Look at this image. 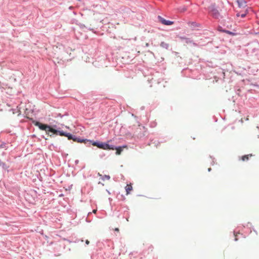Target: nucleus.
<instances>
[{
	"label": "nucleus",
	"instance_id": "obj_1",
	"mask_svg": "<svg viewBox=\"0 0 259 259\" xmlns=\"http://www.w3.org/2000/svg\"><path fill=\"white\" fill-rule=\"evenodd\" d=\"M32 123L37 126L39 129L45 131L46 133L51 137H54L55 136H60L62 131L61 128L58 127L56 125H49L45 123H42L39 121L32 119Z\"/></svg>",
	"mask_w": 259,
	"mask_h": 259
},
{
	"label": "nucleus",
	"instance_id": "obj_2",
	"mask_svg": "<svg viewBox=\"0 0 259 259\" xmlns=\"http://www.w3.org/2000/svg\"><path fill=\"white\" fill-rule=\"evenodd\" d=\"M59 136L66 137L69 141H73L78 143L84 144L86 146L88 147L89 139L79 136H76L70 133H68L63 130L61 131Z\"/></svg>",
	"mask_w": 259,
	"mask_h": 259
},
{
	"label": "nucleus",
	"instance_id": "obj_3",
	"mask_svg": "<svg viewBox=\"0 0 259 259\" xmlns=\"http://www.w3.org/2000/svg\"><path fill=\"white\" fill-rule=\"evenodd\" d=\"M208 11L213 18H219L220 13L217 9V7L215 3L211 4L210 6L208 8Z\"/></svg>",
	"mask_w": 259,
	"mask_h": 259
},
{
	"label": "nucleus",
	"instance_id": "obj_4",
	"mask_svg": "<svg viewBox=\"0 0 259 259\" xmlns=\"http://www.w3.org/2000/svg\"><path fill=\"white\" fill-rule=\"evenodd\" d=\"M110 140H108L107 142H103L101 143L100 149L105 150H111V148H113V145L110 144L109 142Z\"/></svg>",
	"mask_w": 259,
	"mask_h": 259
},
{
	"label": "nucleus",
	"instance_id": "obj_5",
	"mask_svg": "<svg viewBox=\"0 0 259 259\" xmlns=\"http://www.w3.org/2000/svg\"><path fill=\"white\" fill-rule=\"evenodd\" d=\"M157 20L158 22H160L162 24L166 26H170L174 23V21L169 20H166L165 19H164V18L159 15L157 16Z\"/></svg>",
	"mask_w": 259,
	"mask_h": 259
},
{
	"label": "nucleus",
	"instance_id": "obj_6",
	"mask_svg": "<svg viewBox=\"0 0 259 259\" xmlns=\"http://www.w3.org/2000/svg\"><path fill=\"white\" fill-rule=\"evenodd\" d=\"M0 168L2 169L3 173L4 174L6 172H9L10 171V165L3 162L0 159Z\"/></svg>",
	"mask_w": 259,
	"mask_h": 259
},
{
	"label": "nucleus",
	"instance_id": "obj_7",
	"mask_svg": "<svg viewBox=\"0 0 259 259\" xmlns=\"http://www.w3.org/2000/svg\"><path fill=\"white\" fill-rule=\"evenodd\" d=\"M142 128L140 127V130L142 131H140L139 133L137 134V136L139 139H143L145 137L147 136L148 133L146 128L144 126H142Z\"/></svg>",
	"mask_w": 259,
	"mask_h": 259
},
{
	"label": "nucleus",
	"instance_id": "obj_8",
	"mask_svg": "<svg viewBox=\"0 0 259 259\" xmlns=\"http://www.w3.org/2000/svg\"><path fill=\"white\" fill-rule=\"evenodd\" d=\"M101 141H100L99 140H90L88 143V147L90 146L91 145H93L94 146H96L98 148H100Z\"/></svg>",
	"mask_w": 259,
	"mask_h": 259
},
{
	"label": "nucleus",
	"instance_id": "obj_9",
	"mask_svg": "<svg viewBox=\"0 0 259 259\" xmlns=\"http://www.w3.org/2000/svg\"><path fill=\"white\" fill-rule=\"evenodd\" d=\"M239 8H243L246 6V1L245 0H238L236 2Z\"/></svg>",
	"mask_w": 259,
	"mask_h": 259
},
{
	"label": "nucleus",
	"instance_id": "obj_10",
	"mask_svg": "<svg viewBox=\"0 0 259 259\" xmlns=\"http://www.w3.org/2000/svg\"><path fill=\"white\" fill-rule=\"evenodd\" d=\"M163 142L162 141H159V140H157L156 139H152L151 140L149 145H154L155 147H157L160 144V143Z\"/></svg>",
	"mask_w": 259,
	"mask_h": 259
},
{
	"label": "nucleus",
	"instance_id": "obj_11",
	"mask_svg": "<svg viewBox=\"0 0 259 259\" xmlns=\"http://www.w3.org/2000/svg\"><path fill=\"white\" fill-rule=\"evenodd\" d=\"M243 227H248L250 229H251L255 233L256 235H257V231L254 228L253 226L252 225V224L250 222H248L245 225H243Z\"/></svg>",
	"mask_w": 259,
	"mask_h": 259
},
{
	"label": "nucleus",
	"instance_id": "obj_12",
	"mask_svg": "<svg viewBox=\"0 0 259 259\" xmlns=\"http://www.w3.org/2000/svg\"><path fill=\"white\" fill-rule=\"evenodd\" d=\"M113 146L114 147L113 148H111V150H116V154L117 155H119L120 154V153H121V152L123 151V149H122V148H115V147H118V146H115V145H113Z\"/></svg>",
	"mask_w": 259,
	"mask_h": 259
},
{
	"label": "nucleus",
	"instance_id": "obj_13",
	"mask_svg": "<svg viewBox=\"0 0 259 259\" xmlns=\"http://www.w3.org/2000/svg\"><path fill=\"white\" fill-rule=\"evenodd\" d=\"M160 46L162 48H164L166 50H169V45L164 41H162L160 44Z\"/></svg>",
	"mask_w": 259,
	"mask_h": 259
},
{
	"label": "nucleus",
	"instance_id": "obj_14",
	"mask_svg": "<svg viewBox=\"0 0 259 259\" xmlns=\"http://www.w3.org/2000/svg\"><path fill=\"white\" fill-rule=\"evenodd\" d=\"M252 155L251 154L244 155L241 157V160L243 161H247L249 160V157H251Z\"/></svg>",
	"mask_w": 259,
	"mask_h": 259
},
{
	"label": "nucleus",
	"instance_id": "obj_15",
	"mask_svg": "<svg viewBox=\"0 0 259 259\" xmlns=\"http://www.w3.org/2000/svg\"><path fill=\"white\" fill-rule=\"evenodd\" d=\"M189 24L192 28L199 27L200 26V24L195 21L190 22Z\"/></svg>",
	"mask_w": 259,
	"mask_h": 259
},
{
	"label": "nucleus",
	"instance_id": "obj_16",
	"mask_svg": "<svg viewBox=\"0 0 259 259\" xmlns=\"http://www.w3.org/2000/svg\"><path fill=\"white\" fill-rule=\"evenodd\" d=\"M178 10L180 13H184L187 10V7L185 6L180 7L178 8Z\"/></svg>",
	"mask_w": 259,
	"mask_h": 259
},
{
	"label": "nucleus",
	"instance_id": "obj_17",
	"mask_svg": "<svg viewBox=\"0 0 259 259\" xmlns=\"http://www.w3.org/2000/svg\"><path fill=\"white\" fill-rule=\"evenodd\" d=\"M98 175L102 177L101 179L103 181H105V179L109 180L110 179V177L109 175H105L104 176H102L99 172L98 173Z\"/></svg>",
	"mask_w": 259,
	"mask_h": 259
},
{
	"label": "nucleus",
	"instance_id": "obj_18",
	"mask_svg": "<svg viewBox=\"0 0 259 259\" xmlns=\"http://www.w3.org/2000/svg\"><path fill=\"white\" fill-rule=\"evenodd\" d=\"M224 33H226L229 34L231 36H235L237 35V33L233 32V31H231L229 30H226L224 31Z\"/></svg>",
	"mask_w": 259,
	"mask_h": 259
},
{
	"label": "nucleus",
	"instance_id": "obj_19",
	"mask_svg": "<svg viewBox=\"0 0 259 259\" xmlns=\"http://www.w3.org/2000/svg\"><path fill=\"white\" fill-rule=\"evenodd\" d=\"M181 38L182 39H184L187 44L191 43L193 41L190 38L186 37L184 36L181 37Z\"/></svg>",
	"mask_w": 259,
	"mask_h": 259
},
{
	"label": "nucleus",
	"instance_id": "obj_20",
	"mask_svg": "<svg viewBox=\"0 0 259 259\" xmlns=\"http://www.w3.org/2000/svg\"><path fill=\"white\" fill-rule=\"evenodd\" d=\"M132 190H133V187L132 186H126L125 187V191H126L127 195L129 194L130 193V191Z\"/></svg>",
	"mask_w": 259,
	"mask_h": 259
},
{
	"label": "nucleus",
	"instance_id": "obj_21",
	"mask_svg": "<svg viewBox=\"0 0 259 259\" xmlns=\"http://www.w3.org/2000/svg\"><path fill=\"white\" fill-rule=\"evenodd\" d=\"M49 148L50 150H56L57 149V147L55 146L53 144H51L49 146Z\"/></svg>",
	"mask_w": 259,
	"mask_h": 259
},
{
	"label": "nucleus",
	"instance_id": "obj_22",
	"mask_svg": "<svg viewBox=\"0 0 259 259\" xmlns=\"http://www.w3.org/2000/svg\"><path fill=\"white\" fill-rule=\"evenodd\" d=\"M0 148H5V149H7L8 147H6V143L5 142H2L0 144Z\"/></svg>",
	"mask_w": 259,
	"mask_h": 259
},
{
	"label": "nucleus",
	"instance_id": "obj_23",
	"mask_svg": "<svg viewBox=\"0 0 259 259\" xmlns=\"http://www.w3.org/2000/svg\"><path fill=\"white\" fill-rule=\"evenodd\" d=\"M92 214V212H89L88 214V217L85 219V221L87 222L88 223H90L91 222V220H90L89 219V217L90 216V215H91Z\"/></svg>",
	"mask_w": 259,
	"mask_h": 259
},
{
	"label": "nucleus",
	"instance_id": "obj_24",
	"mask_svg": "<svg viewBox=\"0 0 259 259\" xmlns=\"http://www.w3.org/2000/svg\"><path fill=\"white\" fill-rule=\"evenodd\" d=\"M218 30L220 32H224V31L226 30L227 29L223 28V27L221 26H219Z\"/></svg>",
	"mask_w": 259,
	"mask_h": 259
},
{
	"label": "nucleus",
	"instance_id": "obj_25",
	"mask_svg": "<svg viewBox=\"0 0 259 259\" xmlns=\"http://www.w3.org/2000/svg\"><path fill=\"white\" fill-rule=\"evenodd\" d=\"M71 51H72V49H70V48H67V49H66V53L67 54H69H69H70V55L71 54Z\"/></svg>",
	"mask_w": 259,
	"mask_h": 259
},
{
	"label": "nucleus",
	"instance_id": "obj_26",
	"mask_svg": "<svg viewBox=\"0 0 259 259\" xmlns=\"http://www.w3.org/2000/svg\"><path fill=\"white\" fill-rule=\"evenodd\" d=\"M209 157H210V158H212V162H211V165H214V163H215V161H214V159H214V157H213L212 156H210H210H209Z\"/></svg>",
	"mask_w": 259,
	"mask_h": 259
},
{
	"label": "nucleus",
	"instance_id": "obj_27",
	"mask_svg": "<svg viewBox=\"0 0 259 259\" xmlns=\"http://www.w3.org/2000/svg\"><path fill=\"white\" fill-rule=\"evenodd\" d=\"M127 145H121V146H118V148H122V149H123L124 148H127Z\"/></svg>",
	"mask_w": 259,
	"mask_h": 259
},
{
	"label": "nucleus",
	"instance_id": "obj_28",
	"mask_svg": "<svg viewBox=\"0 0 259 259\" xmlns=\"http://www.w3.org/2000/svg\"><path fill=\"white\" fill-rule=\"evenodd\" d=\"M246 15H247V13L245 12L244 13H243V14H241L240 16H241V18H243L245 17Z\"/></svg>",
	"mask_w": 259,
	"mask_h": 259
},
{
	"label": "nucleus",
	"instance_id": "obj_29",
	"mask_svg": "<svg viewBox=\"0 0 259 259\" xmlns=\"http://www.w3.org/2000/svg\"><path fill=\"white\" fill-rule=\"evenodd\" d=\"M234 235L235 236L234 240H235V241H237L238 240V238L236 237V232L235 231H234Z\"/></svg>",
	"mask_w": 259,
	"mask_h": 259
},
{
	"label": "nucleus",
	"instance_id": "obj_30",
	"mask_svg": "<svg viewBox=\"0 0 259 259\" xmlns=\"http://www.w3.org/2000/svg\"><path fill=\"white\" fill-rule=\"evenodd\" d=\"M172 53L174 54L175 56H176L177 57H179V56L178 55H179V53L173 51Z\"/></svg>",
	"mask_w": 259,
	"mask_h": 259
},
{
	"label": "nucleus",
	"instance_id": "obj_31",
	"mask_svg": "<svg viewBox=\"0 0 259 259\" xmlns=\"http://www.w3.org/2000/svg\"><path fill=\"white\" fill-rule=\"evenodd\" d=\"M123 208H124V211L125 212L127 211V210L128 209V207L127 206H125L123 207Z\"/></svg>",
	"mask_w": 259,
	"mask_h": 259
},
{
	"label": "nucleus",
	"instance_id": "obj_32",
	"mask_svg": "<svg viewBox=\"0 0 259 259\" xmlns=\"http://www.w3.org/2000/svg\"><path fill=\"white\" fill-rule=\"evenodd\" d=\"M85 245H88L90 244V241L88 239L85 241Z\"/></svg>",
	"mask_w": 259,
	"mask_h": 259
},
{
	"label": "nucleus",
	"instance_id": "obj_33",
	"mask_svg": "<svg viewBox=\"0 0 259 259\" xmlns=\"http://www.w3.org/2000/svg\"><path fill=\"white\" fill-rule=\"evenodd\" d=\"M74 163L75 164H77L79 163V160L78 159L75 160Z\"/></svg>",
	"mask_w": 259,
	"mask_h": 259
},
{
	"label": "nucleus",
	"instance_id": "obj_34",
	"mask_svg": "<svg viewBox=\"0 0 259 259\" xmlns=\"http://www.w3.org/2000/svg\"><path fill=\"white\" fill-rule=\"evenodd\" d=\"M152 249H153V247H152V246L151 245L150 246H149L148 250L150 249L151 251H152Z\"/></svg>",
	"mask_w": 259,
	"mask_h": 259
},
{
	"label": "nucleus",
	"instance_id": "obj_35",
	"mask_svg": "<svg viewBox=\"0 0 259 259\" xmlns=\"http://www.w3.org/2000/svg\"><path fill=\"white\" fill-rule=\"evenodd\" d=\"M105 156V154H100V155H99V156H100V157L101 158H103V156Z\"/></svg>",
	"mask_w": 259,
	"mask_h": 259
},
{
	"label": "nucleus",
	"instance_id": "obj_36",
	"mask_svg": "<svg viewBox=\"0 0 259 259\" xmlns=\"http://www.w3.org/2000/svg\"><path fill=\"white\" fill-rule=\"evenodd\" d=\"M147 251H144L142 253V255H143L145 256V254H146Z\"/></svg>",
	"mask_w": 259,
	"mask_h": 259
},
{
	"label": "nucleus",
	"instance_id": "obj_37",
	"mask_svg": "<svg viewBox=\"0 0 259 259\" xmlns=\"http://www.w3.org/2000/svg\"><path fill=\"white\" fill-rule=\"evenodd\" d=\"M256 55H257V57H258V59H259V50L258 51V52H257V54H256Z\"/></svg>",
	"mask_w": 259,
	"mask_h": 259
},
{
	"label": "nucleus",
	"instance_id": "obj_38",
	"mask_svg": "<svg viewBox=\"0 0 259 259\" xmlns=\"http://www.w3.org/2000/svg\"><path fill=\"white\" fill-rule=\"evenodd\" d=\"M208 171L210 172L211 170V168L210 167L208 168L207 169Z\"/></svg>",
	"mask_w": 259,
	"mask_h": 259
},
{
	"label": "nucleus",
	"instance_id": "obj_39",
	"mask_svg": "<svg viewBox=\"0 0 259 259\" xmlns=\"http://www.w3.org/2000/svg\"><path fill=\"white\" fill-rule=\"evenodd\" d=\"M112 198H109V202H110V203H111V202L112 201Z\"/></svg>",
	"mask_w": 259,
	"mask_h": 259
},
{
	"label": "nucleus",
	"instance_id": "obj_40",
	"mask_svg": "<svg viewBox=\"0 0 259 259\" xmlns=\"http://www.w3.org/2000/svg\"><path fill=\"white\" fill-rule=\"evenodd\" d=\"M144 108H145V107H144V106H142V107H141V110H144Z\"/></svg>",
	"mask_w": 259,
	"mask_h": 259
},
{
	"label": "nucleus",
	"instance_id": "obj_41",
	"mask_svg": "<svg viewBox=\"0 0 259 259\" xmlns=\"http://www.w3.org/2000/svg\"><path fill=\"white\" fill-rule=\"evenodd\" d=\"M97 212V210H93V212L95 213Z\"/></svg>",
	"mask_w": 259,
	"mask_h": 259
},
{
	"label": "nucleus",
	"instance_id": "obj_42",
	"mask_svg": "<svg viewBox=\"0 0 259 259\" xmlns=\"http://www.w3.org/2000/svg\"><path fill=\"white\" fill-rule=\"evenodd\" d=\"M98 184H101V185H104V184H103V183H102L101 182H99L98 183Z\"/></svg>",
	"mask_w": 259,
	"mask_h": 259
},
{
	"label": "nucleus",
	"instance_id": "obj_43",
	"mask_svg": "<svg viewBox=\"0 0 259 259\" xmlns=\"http://www.w3.org/2000/svg\"><path fill=\"white\" fill-rule=\"evenodd\" d=\"M232 99H233V102H235V100L233 99V98H233V97H232Z\"/></svg>",
	"mask_w": 259,
	"mask_h": 259
},
{
	"label": "nucleus",
	"instance_id": "obj_44",
	"mask_svg": "<svg viewBox=\"0 0 259 259\" xmlns=\"http://www.w3.org/2000/svg\"><path fill=\"white\" fill-rule=\"evenodd\" d=\"M121 197L123 198V199H124V197L122 195H121Z\"/></svg>",
	"mask_w": 259,
	"mask_h": 259
},
{
	"label": "nucleus",
	"instance_id": "obj_45",
	"mask_svg": "<svg viewBox=\"0 0 259 259\" xmlns=\"http://www.w3.org/2000/svg\"><path fill=\"white\" fill-rule=\"evenodd\" d=\"M126 221H128V217L127 218H126Z\"/></svg>",
	"mask_w": 259,
	"mask_h": 259
},
{
	"label": "nucleus",
	"instance_id": "obj_46",
	"mask_svg": "<svg viewBox=\"0 0 259 259\" xmlns=\"http://www.w3.org/2000/svg\"><path fill=\"white\" fill-rule=\"evenodd\" d=\"M59 116H61V117L63 116V115H61V114H59Z\"/></svg>",
	"mask_w": 259,
	"mask_h": 259
},
{
	"label": "nucleus",
	"instance_id": "obj_47",
	"mask_svg": "<svg viewBox=\"0 0 259 259\" xmlns=\"http://www.w3.org/2000/svg\"><path fill=\"white\" fill-rule=\"evenodd\" d=\"M115 230H116V231H118V230H119V229H118V228H116V229H115Z\"/></svg>",
	"mask_w": 259,
	"mask_h": 259
},
{
	"label": "nucleus",
	"instance_id": "obj_48",
	"mask_svg": "<svg viewBox=\"0 0 259 259\" xmlns=\"http://www.w3.org/2000/svg\"><path fill=\"white\" fill-rule=\"evenodd\" d=\"M240 16V15H239V14H237V16H238H238Z\"/></svg>",
	"mask_w": 259,
	"mask_h": 259
},
{
	"label": "nucleus",
	"instance_id": "obj_49",
	"mask_svg": "<svg viewBox=\"0 0 259 259\" xmlns=\"http://www.w3.org/2000/svg\"><path fill=\"white\" fill-rule=\"evenodd\" d=\"M107 192H108V193L109 194H110V192H109V191H108V190H107Z\"/></svg>",
	"mask_w": 259,
	"mask_h": 259
},
{
	"label": "nucleus",
	"instance_id": "obj_50",
	"mask_svg": "<svg viewBox=\"0 0 259 259\" xmlns=\"http://www.w3.org/2000/svg\"><path fill=\"white\" fill-rule=\"evenodd\" d=\"M34 193H36V191H34Z\"/></svg>",
	"mask_w": 259,
	"mask_h": 259
},
{
	"label": "nucleus",
	"instance_id": "obj_51",
	"mask_svg": "<svg viewBox=\"0 0 259 259\" xmlns=\"http://www.w3.org/2000/svg\"><path fill=\"white\" fill-rule=\"evenodd\" d=\"M238 0H236V2Z\"/></svg>",
	"mask_w": 259,
	"mask_h": 259
}]
</instances>
